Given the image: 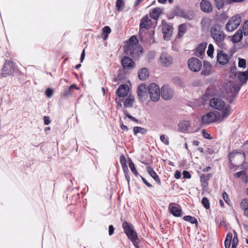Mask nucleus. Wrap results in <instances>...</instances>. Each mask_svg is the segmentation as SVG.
Returning <instances> with one entry per match:
<instances>
[{
  "mask_svg": "<svg viewBox=\"0 0 248 248\" xmlns=\"http://www.w3.org/2000/svg\"><path fill=\"white\" fill-rule=\"evenodd\" d=\"M217 61L219 64L224 65L228 62L229 56L224 52L221 51L217 53Z\"/></svg>",
  "mask_w": 248,
  "mask_h": 248,
  "instance_id": "obj_20",
  "label": "nucleus"
},
{
  "mask_svg": "<svg viewBox=\"0 0 248 248\" xmlns=\"http://www.w3.org/2000/svg\"><path fill=\"white\" fill-rule=\"evenodd\" d=\"M137 94L140 101H144L146 100L149 96L148 86L144 84L140 85L137 89Z\"/></svg>",
  "mask_w": 248,
  "mask_h": 248,
  "instance_id": "obj_8",
  "label": "nucleus"
},
{
  "mask_svg": "<svg viewBox=\"0 0 248 248\" xmlns=\"http://www.w3.org/2000/svg\"><path fill=\"white\" fill-rule=\"evenodd\" d=\"M152 177L156 181L157 184H160V179L156 173L155 174V175L152 176Z\"/></svg>",
  "mask_w": 248,
  "mask_h": 248,
  "instance_id": "obj_55",
  "label": "nucleus"
},
{
  "mask_svg": "<svg viewBox=\"0 0 248 248\" xmlns=\"http://www.w3.org/2000/svg\"><path fill=\"white\" fill-rule=\"evenodd\" d=\"M227 93H231V96H234L239 92L240 89V86L232 82L227 83L225 86Z\"/></svg>",
  "mask_w": 248,
  "mask_h": 248,
  "instance_id": "obj_9",
  "label": "nucleus"
},
{
  "mask_svg": "<svg viewBox=\"0 0 248 248\" xmlns=\"http://www.w3.org/2000/svg\"><path fill=\"white\" fill-rule=\"evenodd\" d=\"M222 197H223V200L226 202L227 203H229L228 196L225 192H224L222 193Z\"/></svg>",
  "mask_w": 248,
  "mask_h": 248,
  "instance_id": "obj_54",
  "label": "nucleus"
},
{
  "mask_svg": "<svg viewBox=\"0 0 248 248\" xmlns=\"http://www.w3.org/2000/svg\"><path fill=\"white\" fill-rule=\"evenodd\" d=\"M186 30V24H181L179 27V35L182 36L185 33Z\"/></svg>",
  "mask_w": 248,
  "mask_h": 248,
  "instance_id": "obj_39",
  "label": "nucleus"
},
{
  "mask_svg": "<svg viewBox=\"0 0 248 248\" xmlns=\"http://www.w3.org/2000/svg\"><path fill=\"white\" fill-rule=\"evenodd\" d=\"M114 227L112 225H109L108 227V232L109 235H111L114 232Z\"/></svg>",
  "mask_w": 248,
  "mask_h": 248,
  "instance_id": "obj_58",
  "label": "nucleus"
},
{
  "mask_svg": "<svg viewBox=\"0 0 248 248\" xmlns=\"http://www.w3.org/2000/svg\"><path fill=\"white\" fill-rule=\"evenodd\" d=\"M178 15L188 20H191L192 18V16L188 15L184 10H181L180 13H178Z\"/></svg>",
  "mask_w": 248,
  "mask_h": 248,
  "instance_id": "obj_40",
  "label": "nucleus"
},
{
  "mask_svg": "<svg viewBox=\"0 0 248 248\" xmlns=\"http://www.w3.org/2000/svg\"><path fill=\"white\" fill-rule=\"evenodd\" d=\"M212 177L211 173L202 174L200 177V180L203 187H206L207 186V181L210 180Z\"/></svg>",
  "mask_w": 248,
  "mask_h": 248,
  "instance_id": "obj_26",
  "label": "nucleus"
},
{
  "mask_svg": "<svg viewBox=\"0 0 248 248\" xmlns=\"http://www.w3.org/2000/svg\"><path fill=\"white\" fill-rule=\"evenodd\" d=\"M243 30L245 35H248V20L245 22L243 25Z\"/></svg>",
  "mask_w": 248,
  "mask_h": 248,
  "instance_id": "obj_46",
  "label": "nucleus"
},
{
  "mask_svg": "<svg viewBox=\"0 0 248 248\" xmlns=\"http://www.w3.org/2000/svg\"><path fill=\"white\" fill-rule=\"evenodd\" d=\"M225 103L224 101L219 98H213L210 101V107L217 110L223 105H224Z\"/></svg>",
  "mask_w": 248,
  "mask_h": 248,
  "instance_id": "obj_14",
  "label": "nucleus"
},
{
  "mask_svg": "<svg viewBox=\"0 0 248 248\" xmlns=\"http://www.w3.org/2000/svg\"><path fill=\"white\" fill-rule=\"evenodd\" d=\"M139 78L142 80L146 79L149 76V72L146 68H142L139 71Z\"/></svg>",
  "mask_w": 248,
  "mask_h": 248,
  "instance_id": "obj_30",
  "label": "nucleus"
},
{
  "mask_svg": "<svg viewBox=\"0 0 248 248\" xmlns=\"http://www.w3.org/2000/svg\"><path fill=\"white\" fill-rule=\"evenodd\" d=\"M217 111L216 114L217 117V122H220L230 116L232 112V108L230 105L225 103L224 105L221 107Z\"/></svg>",
  "mask_w": 248,
  "mask_h": 248,
  "instance_id": "obj_4",
  "label": "nucleus"
},
{
  "mask_svg": "<svg viewBox=\"0 0 248 248\" xmlns=\"http://www.w3.org/2000/svg\"><path fill=\"white\" fill-rule=\"evenodd\" d=\"M212 72V65L209 62H204L203 63V69L201 72V74L203 76H208Z\"/></svg>",
  "mask_w": 248,
  "mask_h": 248,
  "instance_id": "obj_24",
  "label": "nucleus"
},
{
  "mask_svg": "<svg viewBox=\"0 0 248 248\" xmlns=\"http://www.w3.org/2000/svg\"><path fill=\"white\" fill-rule=\"evenodd\" d=\"M15 71V64L10 61H6L0 74V78L11 75Z\"/></svg>",
  "mask_w": 248,
  "mask_h": 248,
  "instance_id": "obj_6",
  "label": "nucleus"
},
{
  "mask_svg": "<svg viewBox=\"0 0 248 248\" xmlns=\"http://www.w3.org/2000/svg\"><path fill=\"white\" fill-rule=\"evenodd\" d=\"M53 93H54V91H53V89H52L51 88H48L46 90L45 93H46V96L48 98H50L52 96Z\"/></svg>",
  "mask_w": 248,
  "mask_h": 248,
  "instance_id": "obj_48",
  "label": "nucleus"
},
{
  "mask_svg": "<svg viewBox=\"0 0 248 248\" xmlns=\"http://www.w3.org/2000/svg\"><path fill=\"white\" fill-rule=\"evenodd\" d=\"M246 62L245 59L239 58L238 66L240 68H245Z\"/></svg>",
  "mask_w": 248,
  "mask_h": 248,
  "instance_id": "obj_47",
  "label": "nucleus"
},
{
  "mask_svg": "<svg viewBox=\"0 0 248 248\" xmlns=\"http://www.w3.org/2000/svg\"><path fill=\"white\" fill-rule=\"evenodd\" d=\"M147 131V129L139 126H135L133 128V132L135 135H137L138 133L145 134Z\"/></svg>",
  "mask_w": 248,
  "mask_h": 248,
  "instance_id": "obj_34",
  "label": "nucleus"
},
{
  "mask_svg": "<svg viewBox=\"0 0 248 248\" xmlns=\"http://www.w3.org/2000/svg\"><path fill=\"white\" fill-rule=\"evenodd\" d=\"M120 162L122 164V166L123 167L124 171H125V169L127 170L128 169L126 165V159L125 157L123 155L120 156Z\"/></svg>",
  "mask_w": 248,
  "mask_h": 248,
  "instance_id": "obj_43",
  "label": "nucleus"
},
{
  "mask_svg": "<svg viewBox=\"0 0 248 248\" xmlns=\"http://www.w3.org/2000/svg\"><path fill=\"white\" fill-rule=\"evenodd\" d=\"M122 226L124 231V232L126 234L129 233L130 232L134 230L133 225L131 224L128 223L127 221L124 222L123 223Z\"/></svg>",
  "mask_w": 248,
  "mask_h": 248,
  "instance_id": "obj_32",
  "label": "nucleus"
},
{
  "mask_svg": "<svg viewBox=\"0 0 248 248\" xmlns=\"http://www.w3.org/2000/svg\"><path fill=\"white\" fill-rule=\"evenodd\" d=\"M147 170L151 177L153 175H155L156 174V172L154 171L153 168L150 167H148L147 168Z\"/></svg>",
  "mask_w": 248,
  "mask_h": 248,
  "instance_id": "obj_49",
  "label": "nucleus"
},
{
  "mask_svg": "<svg viewBox=\"0 0 248 248\" xmlns=\"http://www.w3.org/2000/svg\"><path fill=\"white\" fill-rule=\"evenodd\" d=\"M244 0H226V2L228 3H232L234 2H240Z\"/></svg>",
  "mask_w": 248,
  "mask_h": 248,
  "instance_id": "obj_59",
  "label": "nucleus"
},
{
  "mask_svg": "<svg viewBox=\"0 0 248 248\" xmlns=\"http://www.w3.org/2000/svg\"><path fill=\"white\" fill-rule=\"evenodd\" d=\"M162 13V10L160 8H155L153 9L150 13V16L154 19H157Z\"/></svg>",
  "mask_w": 248,
  "mask_h": 248,
  "instance_id": "obj_29",
  "label": "nucleus"
},
{
  "mask_svg": "<svg viewBox=\"0 0 248 248\" xmlns=\"http://www.w3.org/2000/svg\"><path fill=\"white\" fill-rule=\"evenodd\" d=\"M217 122V117L214 112H208L202 117V123L204 124H208L215 122Z\"/></svg>",
  "mask_w": 248,
  "mask_h": 248,
  "instance_id": "obj_12",
  "label": "nucleus"
},
{
  "mask_svg": "<svg viewBox=\"0 0 248 248\" xmlns=\"http://www.w3.org/2000/svg\"><path fill=\"white\" fill-rule=\"evenodd\" d=\"M238 78L240 81L241 86L246 83L248 79V69L246 71L239 73Z\"/></svg>",
  "mask_w": 248,
  "mask_h": 248,
  "instance_id": "obj_23",
  "label": "nucleus"
},
{
  "mask_svg": "<svg viewBox=\"0 0 248 248\" xmlns=\"http://www.w3.org/2000/svg\"><path fill=\"white\" fill-rule=\"evenodd\" d=\"M169 209L174 217H179L182 216V210L178 205L174 206V203H170L169 204Z\"/></svg>",
  "mask_w": 248,
  "mask_h": 248,
  "instance_id": "obj_18",
  "label": "nucleus"
},
{
  "mask_svg": "<svg viewBox=\"0 0 248 248\" xmlns=\"http://www.w3.org/2000/svg\"><path fill=\"white\" fill-rule=\"evenodd\" d=\"M242 19V14H236L231 17L225 26V30L228 32L235 30L240 25Z\"/></svg>",
  "mask_w": 248,
  "mask_h": 248,
  "instance_id": "obj_3",
  "label": "nucleus"
},
{
  "mask_svg": "<svg viewBox=\"0 0 248 248\" xmlns=\"http://www.w3.org/2000/svg\"><path fill=\"white\" fill-rule=\"evenodd\" d=\"M200 5L202 10L204 12L210 13L212 11V5L209 1L202 0L201 2Z\"/></svg>",
  "mask_w": 248,
  "mask_h": 248,
  "instance_id": "obj_21",
  "label": "nucleus"
},
{
  "mask_svg": "<svg viewBox=\"0 0 248 248\" xmlns=\"http://www.w3.org/2000/svg\"><path fill=\"white\" fill-rule=\"evenodd\" d=\"M124 114H125V117H127L128 118H129L130 119H131V120L134 121H136V122L138 121V120L136 118H135V117H134L132 116H131V115H130L129 113H128L126 111H124Z\"/></svg>",
  "mask_w": 248,
  "mask_h": 248,
  "instance_id": "obj_52",
  "label": "nucleus"
},
{
  "mask_svg": "<svg viewBox=\"0 0 248 248\" xmlns=\"http://www.w3.org/2000/svg\"><path fill=\"white\" fill-rule=\"evenodd\" d=\"M183 175L184 178L189 179L191 178V175L189 172L187 171L184 170L183 172Z\"/></svg>",
  "mask_w": 248,
  "mask_h": 248,
  "instance_id": "obj_53",
  "label": "nucleus"
},
{
  "mask_svg": "<svg viewBox=\"0 0 248 248\" xmlns=\"http://www.w3.org/2000/svg\"><path fill=\"white\" fill-rule=\"evenodd\" d=\"M245 174V171H239V172H237L235 174V175H236L237 177H240L242 175H244Z\"/></svg>",
  "mask_w": 248,
  "mask_h": 248,
  "instance_id": "obj_63",
  "label": "nucleus"
},
{
  "mask_svg": "<svg viewBox=\"0 0 248 248\" xmlns=\"http://www.w3.org/2000/svg\"><path fill=\"white\" fill-rule=\"evenodd\" d=\"M160 139L161 142L165 145H168L169 144V138L167 136H166L165 135H160Z\"/></svg>",
  "mask_w": 248,
  "mask_h": 248,
  "instance_id": "obj_42",
  "label": "nucleus"
},
{
  "mask_svg": "<svg viewBox=\"0 0 248 248\" xmlns=\"http://www.w3.org/2000/svg\"><path fill=\"white\" fill-rule=\"evenodd\" d=\"M122 101L121 100V99H120V98L116 99V102L117 103L118 107L121 108L122 107Z\"/></svg>",
  "mask_w": 248,
  "mask_h": 248,
  "instance_id": "obj_57",
  "label": "nucleus"
},
{
  "mask_svg": "<svg viewBox=\"0 0 248 248\" xmlns=\"http://www.w3.org/2000/svg\"><path fill=\"white\" fill-rule=\"evenodd\" d=\"M71 89H70L69 88L68 89L64 91L63 95L64 96H67L69 95L71 93Z\"/></svg>",
  "mask_w": 248,
  "mask_h": 248,
  "instance_id": "obj_60",
  "label": "nucleus"
},
{
  "mask_svg": "<svg viewBox=\"0 0 248 248\" xmlns=\"http://www.w3.org/2000/svg\"><path fill=\"white\" fill-rule=\"evenodd\" d=\"M151 26V20L148 16H144L140 21V33L142 31V29H149Z\"/></svg>",
  "mask_w": 248,
  "mask_h": 248,
  "instance_id": "obj_19",
  "label": "nucleus"
},
{
  "mask_svg": "<svg viewBox=\"0 0 248 248\" xmlns=\"http://www.w3.org/2000/svg\"><path fill=\"white\" fill-rule=\"evenodd\" d=\"M241 208L244 211L248 209V199H244L242 200L240 203Z\"/></svg>",
  "mask_w": 248,
  "mask_h": 248,
  "instance_id": "obj_38",
  "label": "nucleus"
},
{
  "mask_svg": "<svg viewBox=\"0 0 248 248\" xmlns=\"http://www.w3.org/2000/svg\"><path fill=\"white\" fill-rule=\"evenodd\" d=\"M126 234L128 238L131 240L135 248H139V244L140 242V240L138 238L136 232L134 230H133V231L130 232L129 233H126Z\"/></svg>",
  "mask_w": 248,
  "mask_h": 248,
  "instance_id": "obj_16",
  "label": "nucleus"
},
{
  "mask_svg": "<svg viewBox=\"0 0 248 248\" xmlns=\"http://www.w3.org/2000/svg\"><path fill=\"white\" fill-rule=\"evenodd\" d=\"M181 172L179 170H176L174 174V177L176 179H179L181 177Z\"/></svg>",
  "mask_w": 248,
  "mask_h": 248,
  "instance_id": "obj_61",
  "label": "nucleus"
},
{
  "mask_svg": "<svg viewBox=\"0 0 248 248\" xmlns=\"http://www.w3.org/2000/svg\"><path fill=\"white\" fill-rule=\"evenodd\" d=\"M103 33L104 34H109L111 32L110 28L108 26H105L103 28Z\"/></svg>",
  "mask_w": 248,
  "mask_h": 248,
  "instance_id": "obj_50",
  "label": "nucleus"
},
{
  "mask_svg": "<svg viewBox=\"0 0 248 248\" xmlns=\"http://www.w3.org/2000/svg\"><path fill=\"white\" fill-rule=\"evenodd\" d=\"M124 2L123 0H117L116 3V7L118 11H122L124 8Z\"/></svg>",
  "mask_w": 248,
  "mask_h": 248,
  "instance_id": "obj_36",
  "label": "nucleus"
},
{
  "mask_svg": "<svg viewBox=\"0 0 248 248\" xmlns=\"http://www.w3.org/2000/svg\"><path fill=\"white\" fill-rule=\"evenodd\" d=\"M121 128L124 131H128V128L127 126L124 125L123 124H121Z\"/></svg>",
  "mask_w": 248,
  "mask_h": 248,
  "instance_id": "obj_64",
  "label": "nucleus"
},
{
  "mask_svg": "<svg viewBox=\"0 0 248 248\" xmlns=\"http://www.w3.org/2000/svg\"><path fill=\"white\" fill-rule=\"evenodd\" d=\"M210 34L212 38L215 40L217 45H222L226 35L220 25H214L210 29Z\"/></svg>",
  "mask_w": 248,
  "mask_h": 248,
  "instance_id": "obj_2",
  "label": "nucleus"
},
{
  "mask_svg": "<svg viewBox=\"0 0 248 248\" xmlns=\"http://www.w3.org/2000/svg\"><path fill=\"white\" fill-rule=\"evenodd\" d=\"M162 32L164 34V39L166 40H169L172 35L171 27L167 24H163L162 26Z\"/></svg>",
  "mask_w": 248,
  "mask_h": 248,
  "instance_id": "obj_17",
  "label": "nucleus"
},
{
  "mask_svg": "<svg viewBox=\"0 0 248 248\" xmlns=\"http://www.w3.org/2000/svg\"><path fill=\"white\" fill-rule=\"evenodd\" d=\"M206 46V43H202L200 44L196 50L195 55L198 57H200L202 56V54L204 53Z\"/></svg>",
  "mask_w": 248,
  "mask_h": 248,
  "instance_id": "obj_27",
  "label": "nucleus"
},
{
  "mask_svg": "<svg viewBox=\"0 0 248 248\" xmlns=\"http://www.w3.org/2000/svg\"><path fill=\"white\" fill-rule=\"evenodd\" d=\"M202 204L206 209H209L210 208V204L209 202V200L206 198H203L202 201Z\"/></svg>",
  "mask_w": 248,
  "mask_h": 248,
  "instance_id": "obj_44",
  "label": "nucleus"
},
{
  "mask_svg": "<svg viewBox=\"0 0 248 248\" xmlns=\"http://www.w3.org/2000/svg\"><path fill=\"white\" fill-rule=\"evenodd\" d=\"M44 124L46 125H48L50 123L49 118L47 116H45L44 117Z\"/></svg>",
  "mask_w": 248,
  "mask_h": 248,
  "instance_id": "obj_56",
  "label": "nucleus"
},
{
  "mask_svg": "<svg viewBox=\"0 0 248 248\" xmlns=\"http://www.w3.org/2000/svg\"><path fill=\"white\" fill-rule=\"evenodd\" d=\"M214 46L213 45L209 44L208 47V50L207 51V55L209 57L212 58H213V53H214Z\"/></svg>",
  "mask_w": 248,
  "mask_h": 248,
  "instance_id": "obj_41",
  "label": "nucleus"
},
{
  "mask_svg": "<svg viewBox=\"0 0 248 248\" xmlns=\"http://www.w3.org/2000/svg\"><path fill=\"white\" fill-rule=\"evenodd\" d=\"M129 91V87L127 85L123 84L119 86L116 93L119 97H124L127 94Z\"/></svg>",
  "mask_w": 248,
  "mask_h": 248,
  "instance_id": "obj_22",
  "label": "nucleus"
},
{
  "mask_svg": "<svg viewBox=\"0 0 248 248\" xmlns=\"http://www.w3.org/2000/svg\"><path fill=\"white\" fill-rule=\"evenodd\" d=\"M174 93V91L169 85H164L161 88V96L165 100L171 99Z\"/></svg>",
  "mask_w": 248,
  "mask_h": 248,
  "instance_id": "obj_10",
  "label": "nucleus"
},
{
  "mask_svg": "<svg viewBox=\"0 0 248 248\" xmlns=\"http://www.w3.org/2000/svg\"><path fill=\"white\" fill-rule=\"evenodd\" d=\"M238 243V239L237 236H234L232 238V234L229 233L225 239L224 245L225 248H230L232 244V248H236Z\"/></svg>",
  "mask_w": 248,
  "mask_h": 248,
  "instance_id": "obj_11",
  "label": "nucleus"
},
{
  "mask_svg": "<svg viewBox=\"0 0 248 248\" xmlns=\"http://www.w3.org/2000/svg\"><path fill=\"white\" fill-rule=\"evenodd\" d=\"M148 93L150 98L152 101H157L160 96L161 90L159 86L155 83H152L148 86Z\"/></svg>",
  "mask_w": 248,
  "mask_h": 248,
  "instance_id": "obj_5",
  "label": "nucleus"
},
{
  "mask_svg": "<svg viewBox=\"0 0 248 248\" xmlns=\"http://www.w3.org/2000/svg\"><path fill=\"white\" fill-rule=\"evenodd\" d=\"M142 48L139 45L138 40L134 36L129 39L128 44L125 49V52L129 54L133 58L138 57L142 53Z\"/></svg>",
  "mask_w": 248,
  "mask_h": 248,
  "instance_id": "obj_1",
  "label": "nucleus"
},
{
  "mask_svg": "<svg viewBox=\"0 0 248 248\" xmlns=\"http://www.w3.org/2000/svg\"><path fill=\"white\" fill-rule=\"evenodd\" d=\"M135 101L133 95H129L124 100V105L125 108H131Z\"/></svg>",
  "mask_w": 248,
  "mask_h": 248,
  "instance_id": "obj_28",
  "label": "nucleus"
},
{
  "mask_svg": "<svg viewBox=\"0 0 248 248\" xmlns=\"http://www.w3.org/2000/svg\"><path fill=\"white\" fill-rule=\"evenodd\" d=\"M160 62L162 65L169 66L172 64V59L168 54L163 53L160 57Z\"/></svg>",
  "mask_w": 248,
  "mask_h": 248,
  "instance_id": "obj_13",
  "label": "nucleus"
},
{
  "mask_svg": "<svg viewBox=\"0 0 248 248\" xmlns=\"http://www.w3.org/2000/svg\"><path fill=\"white\" fill-rule=\"evenodd\" d=\"M183 219L184 220L186 221H188L190 222L192 224H196L198 223L197 219L193 217L190 216H186L183 217Z\"/></svg>",
  "mask_w": 248,
  "mask_h": 248,
  "instance_id": "obj_35",
  "label": "nucleus"
},
{
  "mask_svg": "<svg viewBox=\"0 0 248 248\" xmlns=\"http://www.w3.org/2000/svg\"><path fill=\"white\" fill-rule=\"evenodd\" d=\"M188 67L192 72L199 71L202 66V62L196 58H190L187 62Z\"/></svg>",
  "mask_w": 248,
  "mask_h": 248,
  "instance_id": "obj_7",
  "label": "nucleus"
},
{
  "mask_svg": "<svg viewBox=\"0 0 248 248\" xmlns=\"http://www.w3.org/2000/svg\"><path fill=\"white\" fill-rule=\"evenodd\" d=\"M190 126V122L188 121H183L178 124V127L180 131L185 132L187 131Z\"/></svg>",
  "mask_w": 248,
  "mask_h": 248,
  "instance_id": "obj_25",
  "label": "nucleus"
},
{
  "mask_svg": "<svg viewBox=\"0 0 248 248\" xmlns=\"http://www.w3.org/2000/svg\"><path fill=\"white\" fill-rule=\"evenodd\" d=\"M214 1L217 9L220 10L223 8L225 4V0H214Z\"/></svg>",
  "mask_w": 248,
  "mask_h": 248,
  "instance_id": "obj_37",
  "label": "nucleus"
},
{
  "mask_svg": "<svg viewBox=\"0 0 248 248\" xmlns=\"http://www.w3.org/2000/svg\"><path fill=\"white\" fill-rule=\"evenodd\" d=\"M236 157L237 158H245L244 154H241L236 152H233L231 153L229 155L230 160L231 161L233 157Z\"/></svg>",
  "mask_w": 248,
  "mask_h": 248,
  "instance_id": "obj_33",
  "label": "nucleus"
},
{
  "mask_svg": "<svg viewBox=\"0 0 248 248\" xmlns=\"http://www.w3.org/2000/svg\"><path fill=\"white\" fill-rule=\"evenodd\" d=\"M242 31L238 30L232 37V41L233 43H237L240 42L242 40Z\"/></svg>",
  "mask_w": 248,
  "mask_h": 248,
  "instance_id": "obj_31",
  "label": "nucleus"
},
{
  "mask_svg": "<svg viewBox=\"0 0 248 248\" xmlns=\"http://www.w3.org/2000/svg\"><path fill=\"white\" fill-rule=\"evenodd\" d=\"M121 63L124 68L125 69H131L135 65L134 62L128 57L123 58L121 60Z\"/></svg>",
  "mask_w": 248,
  "mask_h": 248,
  "instance_id": "obj_15",
  "label": "nucleus"
},
{
  "mask_svg": "<svg viewBox=\"0 0 248 248\" xmlns=\"http://www.w3.org/2000/svg\"><path fill=\"white\" fill-rule=\"evenodd\" d=\"M129 166L132 172L136 175H137L138 174V171L135 167L134 164L132 162L131 160H130L129 163Z\"/></svg>",
  "mask_w": 248,
  "mask_h": 248,
  "instance_id": "obj_45",
  "label": "nucleus"
},
{
  "mask_svg": "<svg viewBox=\"0 0 248 248\" xmlns=\"http://www.w3.org/2000/svg\"><path fill=\"white\" fill-rule=\"evenodd\" d=\"M85 50L83 49L82 50V52L81 53V56H80V62H82L85 58Z\"/></svg>",
  "mask_w": 248,
  "mask_h": 248,
  "instance_id": "obj_62",
  "label": "nucleus"
},
{
  "mask_svg": "<svg viewBox=\"0 0 248 248\" xmlns=\"http://www.w3.org/2000/svg\"><path fill=\"white\" fill-rule=\"evenodd\" d=\"M202 134L203 135V136L205 139H211L210 135L209 133H208L205 130L203 129L202 130Z\"/></svg>",
  "mask_w": 248,
  "mask_h": 248,
  "instance_id": "obj_51",
  "label": "nucleus"
}]
</instances>
